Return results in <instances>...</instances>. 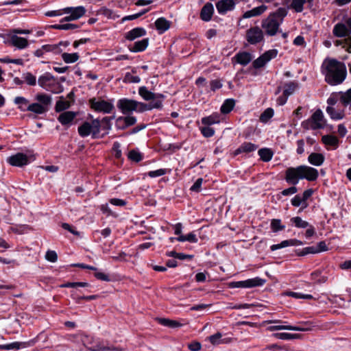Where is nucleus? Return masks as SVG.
I'll list each match as a JSON object with an SVG mask.
<instances>
[{
  "label": "nucleus",
  "mask_w": 351,
  "mask_h": 351,
  "mask_svg": "<svg viewBox=\"0 0 351 351\" xmlns=\"http://www.w3.org/2000/svg\"><path fill=\"white\" fill-rule=\"evenodd\" d=\"M114 119V116H111L104 117L101 119H93L90 122L84 121L78 127V134L82 138L91 135L93 139L102 138L111 130L112 120Z\"/></svg>",
  "instance_id": "f257e3e1"
},
{
  "label": "nucleus",
  "mask_w": 351,
  "mask_h": 351,
  "mask_svg": "<svg viewBox=\"0 0 351 351\" xmlns=\"http://www.w3.org/2000/svg\"><path fill=\"white\" fill-rule=\"evenodd\" d=\"M322 73L326 83L331 86L341 84L347 75L346 66L343 62L336 59H326L322 65Z\"/></svg>",
  "instance_id": "f03ea898"
},
{
  "label": "nucleus",
  "mask_w": 351,
  "mask_h": 351,
  "mask_svg": "<svg viewBox=\"0 0 351 351\" xmlns=\"http://www.w3.org/2000/svg\"><path fill=\"white\" fill-rule=\"evenodd\" d=\"M287 13L288 12L285 8H279L263 19L261 23V27L264 29L265 34L269 36L276 35L279 32L280 25Z\"/></svg>",
  "instance_id": "7ed1b4c3"
},
{
  "label": "nucleus",
  "mask_w": 351,
  "mask_h": 351,
  "mask_svg": "<svg viewBox=\"0 0 351 351\" xmlns=\"http://www.w3.org/2000/svg\"><path fill=\"white\" fill-rule=\"evenodd\" d=\"M38 84L43 88L53 93H59L63 90L60 83L49 72L45 73L38 77Z\"/></svg>",
  "instance_id": "20e7f679"
},
{
  "label": "nucleus",
  "mask_w": 351,
  "mask_h": 351,
  "mask_svg": "<svg viewBox=\"0 0 351 351\" xmlns=\"http://www.w3.org/2000/svg\"><path fill=\"white\" fill-rule=\"evenodd\" d=\"M88 104L92 110L103 114H110L114 108L112 102L101 98H90Z\"/></svg>",
  "instance_id": "39448f33"
},
{
  "label": "nucleus",
  "mask_w": 351,
  "mask_h": 351,
  "mask_svg": "<svg viewBox=\"0 0 351 351\" xmlns=\"http://www.w3.org/2000/svg\"><path fill=\"white\" fill-rule=\"evenodd\" d=\"M245 40L250 45H257L264 41V32L258 26L251 27L245 32Z\"/></svg>",
  "instance_id": "423d86ee"
},
{
  "label": "nucleus",
  "mask_w": 351,
  "mask_h": 351,
  "mask_svg": "<svg viewBox=\"0 0 351 351\" xmlns=\"http://www.w3.org/2000/svg\"><path fill=\"white\" fill-rule=\"evenodd\" d=\"M117 106L123 114L128 115L137 110V101L122 98L118 100Z\"/></svg>",
  "instance_id": "0eeeda50"
},
{
  "label": "nucleus",
  "mask_w": 351,
  "mask_h": 351,
  "mask_svg": "<svg viewBox=\"0 0 351 351\" xmlns=\"http://www.w3.org/2000/svg\"><path fill=\"white\" fill-rule=\"evenodd\" d=\"M285 180L290 185H296L302 180L300 166L288 167L285 172Z\"/></svg>",
  "instance_id": "6e6552de"
},
{
  "label": "nucleus",
  "mask_w": 351,
  "mask_h": 351,
  "mask_svg": "<svg viewBox=\"0 0 351 351\" xmlns=\"http://www.w3.org/2000/svg\"><path fill=\"white\" fill-rule=\"evenodd\" d=\"M265 279L259 277L247 279L242 281H237L231 283L232 287L237 288H252L263 286L265 283Z\"/></svg>",
  "instance_id": "1a4fd4ad"
},
{
  "label": "nucleus",
  "mask_w": 351,
  "mask_h": 351,
  "mask_svg": "<svg viewBox=\"0 0 351 351\" xmlns=\"http://www.w3.org/2000/svg\"><path fill=\"white\" fill-rule=\"evenodd\" d=\"M138 94L145 101H154L159 100L161 101V104H162L165 99V95L163 94L153 93L149 90L146 86L139 87Z\"/></svg>",
  "instance_id": "9d476101"
},
{
  "label": "nucleus",
  "mask_w": 351,
  "mask_h": 351,
  "mask_svg": "<svg viewBox=\"0 0 351 351\" xmlns=\"http://www.w3.org/2000/svg\"><path fill=\"white\" fill-rule=\"evenodd\" d=\"M136 118L134 116H121L115 120V127L119 130H124L128 128L135 125Z\"/></svg>",
  "instance_id": "9b49d317"
},
{
  "label": "nucleus",
  "mask_w": 351,
  "mask_h": 351,
  "mask_svg": "<svg viewBox=\"0 0 351 351\" xmlns=\"http://www.w3.org/2000/svg\"><path fill=\"white\" fill-rule=\"evenodd\" d=\"M7 162L14 167H23L29 163V158L23 153H17L8 157Z\"/></svg>",
  "instance_id": "f8f14e48"
},
{
  "label": "nucleus",
  "mask_w": 351,
  "mask_h": 351,
  "mask_svg": "<svg viewBox=\"0 0 351 351\" xmlns=\"http://www.w3.org/2000/svg\"><path fill=\"white\" fill-rule=\"evenodd\" d=\"M300 167L302 179H306L309 182H313L317 179L319 173L316 169L306 165H300Z\"/></svg>",
  "instance_id": "ddd939ff"
},
{
  "label": "nucleus",
  "mask_w": 351,
  "mask_h": 351,
  "mask_svg": "<svg viewBox=\"0 0 351 351\" xmlns=\"http://www.w3.org/2000/svg\"><path fill=\"white\" fill-rule=\"evenodd\" d=\"M310 119L311 122H313L311 130H316L324 128L326 121L324 120L323 112L320 109H317Z\"/></svg>",
  "instance_id": "4468645a"
},
{
  "label": "nucleus",
  "mask_w": 351,
  "mask_h": 351,
  "mask_svg": "<svg viewBox=\"0 0 351 351\" xmlns=\"http://www.w3.org/2000/svg\"><path fill=\"white\" fill-rule=\"evenodd\" d=\"M163 107V104H161V101H154L149 103H143L137 101V110L135 112H143L147 110H152L153 109L161 110Z\"/></svg>",
  "instance_id": "2eb2a0df"
},
{
  "label": "nucleus",
  "mask_w": 351,
  "mask_h": 351,
  "mask_svg": "<svg viewBox=\"0 0 351 351\" xmlns=\"http://www.w3.org/2000/svg\"><path fill=\"white\" fill-rule=\"evenodd\" d=\"M216 8L220 14H225L234 9L235 2L234 0H219L216 3Z\"/></svg>",
  "instance_id": "dca6fc26"
},
{
  "label": "nucleus",
  "mask_w": 351,
  "mask_h": 351,
  "mask_svg": "<svg viewBox=\"0 0 351 351\" xmlns=\"http://www.w3.org/2000/svg\"><path fill=\"white\" fill-rule=\"evenodd\" d=\"M64 14H71L74 21L79 19L86 14V9L84 6L66 7L63 8Z\"/></svg>",
  "instance_id": "f3484780"
},
{
  "label": "nucleus",
  "mask_w": 351,
  "mask_h": 351,
  "mask_svg": "<svg viewBox=\"0 0 351 351\" xmlns=\"http://www.w3.org/2000/svg\"><path fill=\"white\" fill-rule=\"evenodd\" d=\"M214 13V7L211 3H206L201 9L199 17L203 21H210Z\"/></svg>",
  "instance_id": "a211bd4d"
},
{
  "label": "nucleus",
  "mask_w": 351,
  "mask_h": 351,
  "mask_svg": "<svg viewBox=\"0 0 351 351\" xmlns=\"http://www.w3.org/2000/svg\"><path fill=\"white\" fill-rule=\"evenodd\" d=\"M77 113L73 111H64L58 117V121L62 125H69L77 117Z\"/></svg>",
  "instance_id": "6ab92c4d"
},
{
  "label": "nucleus",
  "mask_w": 351,
  "mask_h": 351,
  "mask_svg": "<svg viewBox=\"0 0 351 351\" xmlns=\"http://www.w3.org/2000/svg\"><path fill=\"white\" fill-rule=\"evenodd\" d=\"M148 45H149V38H145L141 40H138V41L135 42L132 45H129L128 46V48L130 51L134 52V53H137V52L144 51L148 47Z\"/></svg>",
  "instance_id": "aec40b11"
},
{
  "label": "nucleus",
  "mask_w": 351,
  "mask_h": 351,
  "mask_svg": "<svg viewBox=\"0 0 351 351\" xmlns=\"http://www.w3.org/2000/svg\"><path fill=\"white\" fill-rule=\"evenodd\" d=\"M154 25L158 34H162L171 27V21L165 17H160L156 20Z\"/></svg>",
  "instance_id": "412c9836"
},
{
  "label": "nucleus",
  "mask_w": 351,
  "mask_h": 351,
  "mask_svg": "<svg viewBox=\"0 0 351 351\" xmlns=\"http://www.w3.org/2000/svg\"><path fill=\"white\" fill-rule=\"evenodd\" d=\"M332 34L335 37L346 38L350 35L346 25L343 23H338L334 26Z\"/></svg>",
  "instance_id": "4be33fe9"
},
{
  "label": "nucleus",
  "mask_w": 351,
  "mask_h": 351,
  "mask_svg": "<svg viewBox=\"0 0 351 351\" xmlns=\"http://www.w3.org/2000/svg\"><path fill=\"white\" fill-rule=\"evenodd\" d=\"M146 30L143 27H135L125 33L124 37L126 40L132 41L146 35Z\"/></svg>",
  "instance_id": "5701e85b"
},
{
  "label": "nucleus",
  "mask_w": 351,
  "mask_h": 351,
  "mask_svg": "<svg viewBox=\"0 0 351 351\" xmlns=\"http://www.w3.org/2000/svg\"><path fill=\"white\" fill-rule=\"evenodd\" d=\"M258 148V145L251 142L243 143L234 152V156H238L240 154H248L254 152Z\"/></svg>",
  "instance_id": "b1692460"
},
{
  "label": "nucleus",
  "mask_w": 351,
  "mask_h": 351,
  "mask_svg": "<svg viewBox=\"0 0 351 351\" xmlns=\"http://www.w3.org/2000/svg\"><path fill=\"white\" fill-rule=\"evenodd\" d=\"M303 245L302 241L298 240L296 239H288L282 241L280 243L272 245L270 247L271 251H275L276 250L286 247L288 246H295V245Z\"/></svg>",
  "instance_id": "393cba45"
},
{
  "label": "nucleus",
  "mask_w": 351,
  "mask_h": 351,
  "mask_svg": "<svg viewBox=\"0 0 351 351\" xmlns=\"http://www.w3.org/2000/svg\"><path fill=\"white\" fill-rule=\"evenodd\" d=\"M233 59H234L238 64L245 66L252 61V57L250 53L242 51L237 53Z\"/></svg>",
  "instance_id": "a878e982"
},
{
  "label": "nucleus",
  "mask_w": 351,
  "mask_h": 351,
  "mask_svg": "<svg viewBox=\"0 0 351 351\" xmlns=\"http://www.w3.org/2000/svg\"><path fill=\"white\" fill-rule=\"evenodd\" d=\"M10 43L12 46L16 47L19 49L26 48L29 44L27 39L19 37L17 35H12L10 37Z\"/></svg>",
  "instance_id": "bb28decb"
},
{
  "label": "nucleus",
  "mask_w": 351,
  "mask_h": 351,
  "mask_svg": "<svg viewBox=\"0 0 351 351\" xmlns=\"http://www.w3.org/2000/svg\"><path fill=\"white\" fill-rule=\"evenodd\" d=\"M267 9V6L265 5H261L260 6L256 7L250 10L246 11L243 15V18L249 19L254 16H258L264 13Z\"/></svg>",
  "instance_id": "cd10ccee"
},
{
  "label": "nucleus",
  "mask_w": 351,
  "mask_h": 351,
  "mask_svg": "<svg viewBox=\"0 0 351 351\" xmlns=\"http://www.w3.org/2000/svg\"><path fill=\"white\" fill-rule=\"evenodd\" d=\"M325 160L323 154L313 152L308 156V162L314 166H321Z\"/></svg>",
  "instance_id": "c85d7f7f"
},
{
  "label": "nucleus",
  "mask_w": 351,
  "mask_h": 351,
  "mask_svg": "<svg viewBox=\"0 0 351 351\" xmlns=\"http://www.w3.org/2000/svg\"><path fill=\"white\" fill-rule=\"evenodd\" d=\"M88 349L90 351H112V350H117V351H122L121 348H114V347H106L103 345L101 342H97V343H90V346H88Z\"/></svg>",
  "instance_id": "c756f323"
},
{
  "label": "nucleus",
  "mask_w": 351,
  "mask_h": 351,
  "mask_svg": "<svg viewBox=\"0 0 351 351\" xmlns=\"http://www.w3.org/2000/svg\"><path fill=\"white\" fill-rule=\"evenodd\" d=\"M315 325L310 321L301 322L298 324V326H291V330L306 332L311 330Z\"/></svg>",
  "instance_id": "7c9ffc66"
},
{
  "label": "nucleus",
  "mask_w": 351,
  "mask_h": 351,
  "mask_svg": "<svg viewBox=\"0 0 351 351\" xmlns=\"http://www.w3.org/2000/svg\"><path fill=\"white\" fill-rule=\"evenodd\" d=\"M221 337H222V334L221 332H218L213 335H210L208 337V339H209V341L213 345H219L220 343H229L231 341L230 338L221 339Z\"/></svg>",
  "instance_id": "2f4dec72"
},
{
  "label": "nucleus",
  "mask_w": 351,
  "mask_h": 351,
  "mask_svg": "<svg viewBox=\"0 0 351 351\" xmlns=\"http://www.w3.org/2000/svg\"><path fill=\"white\" fill-rule=\"evenodd\" d=\"M234 106L235 100L234 99H227L221 105L220 111L223 114H228L233 110Z\"/></svg>",
  "instance_id": "473e14b6"
},
{
  "label": "nucleus",
  "mask_w": 351,
  "mask_h": 351,
  "mask_svg": "<svg viewBox=\"0 0 351 351\" xmlns=\"http://www.w3.org/2000/svg\"><path fill=\"white\" fill-rule=\"evenodd\" d=\"M81 25L73 23L55 24L49 26V28L59 30L78 29Z\"/></svg>",
  "instance_id": "72a5a7b5"
},
{
  "label": "nucleus",
  "mask_w": 351,
  "mask_h": 351,
  "mask_svg": "<svg viewBox=\"0 0 351 351\" xmlns=\"http://www.w3.org/2000/svg\"><path fill=\"white\" fill-rule=\"evenodd\" d=\"M156 320L160 324L170 328H178L182 326L181 323L176 320H172L167 318H157Z\"/></svg>",
  "instance_id": "f704fd0d"
},
{
  "label": "nucleus",
  "mask_w": 351,
  "mask_h": 351,
  "mask_svg": "<svg viewBox=\"0 0 351 351\" xmlns=\"http://www.w3.org/2000/svg\"><path fill=\"white\" fill-rule=\"evenodd\" d=\"M27 111L32 112L36 114H41L48 111V108L39 103H33L28 106Z\"/></svg>",
  "instance_id": "c9c22d12"
},
{
  "label": "nucleus",
  "mask_w": 351,
  "mask_h": 351,
  "mask_svg": "<svg viewBox=\"0 0 351 351\" xmlns=\"http://www.w3.org/2000/svg\"><path fill=\"white\" fill-rule=\"evenodd\" d=\"M27 343L25 342H12L8 344H1L0 345V350H19L22 348H25Z\"/></svg>",
  "instance_id": "e433bc0d"
},
{
  "label": "nucleus",
  "mask_w": 351,
  "mask_h": 351,
  "mask_svg": "<svg viewBox=\"0 0 351 351\" xmlns=\"http://www.w3.org/2000/svg\"><path fill=\"white\" fill-rule=\"evenodd\" d=\"M261 159L263 162H269L271 160L274 152L269 148H261L258 151Z\"/></svg>",
  "instance_id": "4c0bfd02"
},
{
  "label": "nucleus",
  "mask_w": 351,
  "mask_h": 351,
  "mask_svg": "<svg viewBox=\"0 0 351 351\" xmlns=\"http://www.w3.org/2000/svg\"><path fill=\"white\" fill-rule=\"evenodd\" d=\"M326 110L330 118L333 120H340L344 117V112L343 110L337 111L332 106H327Z\"/></svg>",
  "instance_id": "58836bf2"
},
{
  "label": "nucleus",
  "mask_w": 351,
  "mask_h": 351,
  "mask_svg": "<svg viewBox=\"0 0 351 351\" xmlns=\"http://www.w3.org/2000/svg\"><path fill=\"white\" fill-rule=\"evenodd\" d=\"M36 99L38 101L40 105H43L49 108L51 104V97L45 93H40L36 95Z\"/></svg>",
  "instance_id": "ea45409f"
},
{
  "label": "nucleus",
  "mask_w": 351,
  "mask_h": 351,
  "mask_svg": "<svg viewBox=\"0 0 351 351\" xmlns=\"http://www.w3.org/2000/svg\"><path fill=\"white\" fill-rule=\"evenodd\" d=\"M129 160L134 162H139L143 159V155L138 149H133L127 154Z\"/></svg>",
  "instance_id": "a19ab883"
},
{
  "label": "nucleus",
  "mask_w": 351,
  "mask_h": 351,
  "mask_svg": "<svg viewBox=\"0 0 351 351\" xmlns=\"http://www.w3.org/2000/svg\"><path fill=\"white\" fill-rule=\"evenodd\" d=\"M71 106V104L68 101L64 100V97H60V99L56 101L55 106V111L56 112H64V110L69 109Z\"/></svg>",
  "instance_id": "79ce46f5"
},
{
  "label": "nucleus",
  "mask_w": 351,
  "mask_h": 351,
  "mask_svg": "<svg viewBox=\"0 0 351 351\" xmlns=\"http://www.w3.org/2000/svg\"><path fill=\"white\" fill-rule=\"evenodd\" d=\"M311 280L315 283L322 284L327 281L328 277L322 275L320 270H316L311 274Z\"/></svg>",
  "instance_id": "37998d69"
},
{
  "label": "nucleus",
  "mask_w": 351,
  "mask_h": 351,
  "mask_svg": "<svg viewBox=\"0 0 351 351\" xmlns=\"http://www.w3.org/2000/svg\"><path fill=\"white\" fill-rule=\"evenodd\" d=\"M273 336L279 339L291 340L300 339L302 335L300 334H291L287 332H278L273 334Z\"/></svg>",
  "instance_id": "c03bdc74"
},
{
  "label": "nucleus",
  "mask_w": 351,
  "mask_h": 351,
  "mask_svg": "<svg viewBox=\"0 0 351 351\" xmlns=\"http://www.w3.org/2000/svg\"><path fill=\"white\" fill-rule=\"evenodd\" d=\"M14 102L18 105V108L22 111L25 112L27 111V108L29 104V101L26 98L23 97H15Z\"/></svg>",
  "instance_id": "a18cd8bd"
},
{
  "label": "nucleus",
  "mask_w": 351,
  "mask_h": 351,
  "mask_svg": "<svg viewBox=\"0 0 351 351\" xmlns=\"http://www.w3.org/2000/svg\"><path fill=\"white\" fill-rule=\"evenodd\" d=\"M298 88V83L295 81L289 82L284 85L283 93L288 97L292 95Z\"/></svg>",
  "instance_id": "49530a36"
},
{
  "label": "nucleus",
  "mask_w": 351,
  "mask_h": 351,
  "mask_svg": "<svg viewBox=\"0 0 351 351\" xmlns=\"http://www.w3.org/2000/svg\"><path fill=\"white\" fill-rule=\"evenodd\" d=\"M322 141L324 144L326 145H330L334 147H337L339 144V139L337 136L333 135H324L322 137Z\"/></svg>",
  "instance_id": "de8ad7c7"
},
{
  "label": "nucleus",
  "mask_w": 351,
  "mask_h": 351,
  "mask_svg": "<svg viewBox=\"0 0 351 351\" xmlns=\"http://www.w3.org/2000/svg\"><path fill=\"white\" fill-rule=\"evenodd\" d=\"M62 58L65 63L71 64V63H74L76 61H77L78 59L80 58V56L77 53H62Z\"/></svg>",
  "instance_id": "09e8293b"
},
{
  "label": "nucleus",
  "mask_w": 351,
  "mask_h": 351,
  "mask_svg": "<svg viewBox=\"0 0 351 351\" xmlns=\"http://www.w3.org/2000/svg\"><path fill=\"white\" fill-rule=\"evenodd\" d=\"M290 221L295 228H306L309 226L308 222L303 220L300 217H294L290 219Z\"/></svg>",
  "instance_id": "8fccbe9b"
},
{
  "label": "nucleus",
  "mask_w": 351,
  "mask_h": 351,
  "mask_svg": "<svg viewBox=\"0 0 351 351\" xmlns=\"http://www.w3.org/2000/svg\"><path fill=\"white\" fill-rule=\"evenodd\" d=\"M202 123L204 125L210 126L215 123L219 122V117L217 114H211L208 117H204L201 120Z\"/></svg>",
  "instance_id": "3c124183"
},
{
  "label": "nucleus",
  "mask_w": 351,
  "mask_h": 351,
  "mask_svg": "<svg viewBox=\"0 0 351 351\" xmlns=\"http://www.w3.org/2000/svg\"><path fill=\"white\" fill-rule=\"evenodd\" d=\"M306 2V0H292L289 8L294 10L296 12H302Z\"/></svg>",
  "instance_id": "603ef678"
},
{
  "label": "nucleus",
  "mask_w": 351,
  "mask_h": 351,
  "mask_svg": "<svg viewBox=\"0 0 351 351\" xmlns=\"http://www.w3.org/2000/svg\"><path fill=\"white\" fill-rule=\"evenodd\" d=\"M176 240L180 242L189 241L190 243H197L198 241L193 232H190L186 235H180L176 238Z\"/></svg>",
  "instance_id": "864d4df0"
},
{
  "label": "nucleus",
  "mask_w": 351,
  "mask_h": 351,
  "mask_svg": "<svg viewBox=\"0 0 351 351\" xmlns=\"http://www.w3.org/2000/svg\"><path fill=\"white\" fill-rule=\"evenodd\" d=\"M274 111L273 108H268L261 113L260 116V121L262 123H267L274 116Z\"/></svg>",
  "instance_id": "5fc2aeb1"
},
{
  "label": "nucleus",
  "mask_w": 351,
  "mask_h": 351,
  "mask_svg": "<svg viewBox=\"0 0 351 351\" xmlns=\"http://www.w3.org/2000/svg\"><path fill=\"white\" fill-rule=\"evenodd\" d=\"M170 172V169H159L154 171H149L146 173V175L150 178H156L169 173Z\"/></svg>",
  "instance_id": "6e6d98bb"
},
{
  "label": "nucleus",
  "mask_w": 351,
  "mask_h": 351,
  "mask_svg": "<svg viewBox=\"0 0 351 351\" xmlns=\"http://www.w3.org/2000/svg\"><path fill=\"white\" fill-rule=\"evenodd\" d=\"M271 228L274 232H278L285 228L284 225L281 224V220L279 219H274L271 221Z\"/></svg>",
  "instance_id": "4d7b16f0"
},
{
  "label": "nucleus",
  "mask_w": 351,
  "mask_h": 351,
  "mask_svg": "<svg viewBox=\"0 0 351 351\" xmlns=\"http://www.w3.org/2000/svg\"><path fill=\"white\" fill-rule=\"evenodd\" d=\"M43 49L47 52H52L54 54H60L62 53V50L57 45V44L54 45H44L42 46Z\"/></svg>",
  "instance_id": "13d9d810"
},
{
  "label": "nucleus",
  "mask_w": 351,
  "mask_h": 351,
  "mask_svg": "<svg viewBox=\"0 0 351 351\" xmlns=\"http://www.w3.org/2000/svg\"><path fill=\"white\" fill-rule=\"evenodd\" d=\"M341 102L345 106L350 104L351 106V88L346 92L342 93L340 97Z\"/></svg>",
  "instance_id": "bf43d9fd"
},
{
  "label": "nucleus",
  "mask_w": 351,
  "mask_h": 351,
  "mask_svg": "<svg viewBox=\"0 0 351 351\" xmlns=\"http://www.w3.org/2000/svg\"><path fill=\"white\" fill-rule=\"evenodd\" d=\"M278 50L277 49H269L268 51H266L262 54V56L264 58L265 61L267 62H269L271 59L275 58L278 55Z\"/></svg>",
  "instance_id": "052dcab7"
},
{
  "label": "nucleus",
  "mask_w": 351,
  "mask_h": 351,
  "mask_svg": "<svg viewBox=\"0 0 351 351\" xmlns=\"http://www.w3.org/2000/svg\"><path fill=\"white\" fill-rule=\"evenodd\" d=\"M309 254H315V246L306 247L296 252L298 256H304Z\"/></svg>",
  "instance_id": "680f3d73"
},
{
  "label": "nucleus",
  "mask_w": 351,
  "mask_h": 351,
  "mask_svg": "<svg viewBox=\"0 0 351 351\" xmlns=\"http://www.w3.org/2000/svg\"><path fill=\"white\" fill-rule=\"evenodd\" d=\"M199 129L202 134L206 138L212 137L215 134V130L209 126L205 125Z\"/></svg>",
  "instance_id": "e2e57ef3"
},
{
  "label": "nucleus",
  "mask_w": 351,
  "mask_h": 351,
  "mask_svg": "<svg viewBox=\"0 0 351 351\" xmlns=\"http://www.w3.org/2000/svg\"><path fill=\"white\" fill-rule=\"evenodd\" d=\"M141 81V78L137 75H132L130 73H126L123 79V82L125 83H138Z\"/></svg>",
  "instance_id": "0e129e2a"
},
{
  "label": "nucleus",
  "mask_w": 351,
  "mask_h": 351,
  "mask_svg": "<svg viewBox=\"0 0 351 351\" xmlns=\"http://www.w3.org/2000/svg\"><path fill=\"white\" fill-rule=\"evenodd\" d=\"M313 190L312 189H308L307 190H305L303 192L302 196L301 197L302 198L301 199L303 200L302 209H304L308 206L306 200L313 195Z\"/></svg>",
  "instance_id": "69168bd1"
},
{
  "label": "nucleus",
  "mask_w": 351,
  "mask_h": 351,
  "mask_svg": "<svg viewBox=\"0 0 351 351\" xmlns=\"http://www.w3.org/2000/svg\"><path fill=\"white\" fill-rule=\"evenodd\" d=\"M267 62L265 61L264 58L261 55L252 62V66L254 69H260L263 67Z\"/></svg>",
  "instance_id": "338daca9"
},
{
  "label": "nucleus",
  "mask_w": 351,
  "mask_h": 351,
  "mask_svg": "<svg viewBox=\"0 0 351 351\" xmlns=\"http://www.w3.org/2000/svg\"><path fill=\"white\" fill-rule=\"evenodd\" d=\"M24 80L25 82L29 86H35L36 84V78L31 73H27L25 74Z\"/></svg>",
  "instance_id": "774afa93"
}]
</instances>
